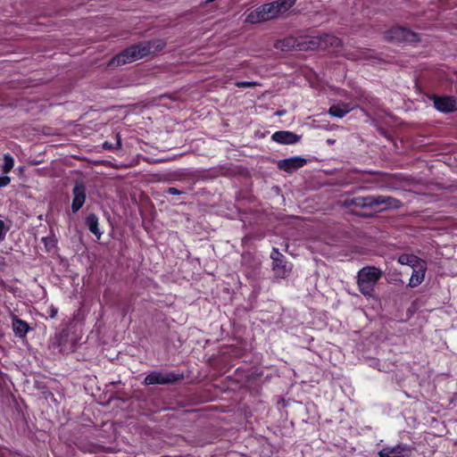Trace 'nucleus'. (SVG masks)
Listing matches in <instances>:
<instances>
[{
  "label": "nucleus",
  "mask_w": 457,
  "mask_h": 457,
  "mask_svg": "<svg viewBox=\"0 0 457 457\" xmlns=\"http://www.w3.org/2000/svg\"><path fill=\"white\" fill-rule=\"evenodd\" d=\"M164 44L161 41H148L132 46L112 58L108 62V66L115 67L133 62L161 50Z\"/></svg>",
  "instance_id": "nucleus-1"
},
{
  "label": "nucleus",
  "mask_w": 457,
  "mask_h": 457,
  "mask_svg": "<svg viewBox=\"0 0 457 457\" xmlns=\"http://www.w3.org/2000/svg\"><path fill=\"white\" fill-rule=\"evenodd\" d=\"M295 4V0H278L264 4L247 13L245 22L256 24L276 19L287 12Z\"/></svg>",
  "instance_id": "nucleus-2"
},
{
  "label": "nucleus",
  "mask_w": 457,
  "mask_h": 457,
  "mask_svg": "<svg viewBox=\"0 0 457 457\" xmlns=\"http://www.w3.org/2000/svg\"><path fill=\"white\" fill-rule=\"evenodd\" d=\"M383 271L374 266L361 269L357 275L359 290L364 295H371L377 282L382 278Z\"/></svg>",
  "instance_id": "nucleus-3"
},
{
  "label": "nucleus",
  "mask_w": 457,
  "mask_h": 457,
  "mask_svg": "<svg viewBox=\"0 0 457 457\" xmlns=\"http://www.w3.org/2000/svg\"><path fill=\"white\" fill-rule=\"evenodd\" d=\"M272 271L276 278H286L292 271L293 265L287 261L278 248H273L270 253Z\"/></svg>",
  "instance_id": "nucleus-4"
},
{
  "label": "nucleus",
  "mask_w": 457,
  "mask_h": 457,
  "mask_svg": "<svg viewBox=\"0 0 457 457\" xmlns=\"http://www.w3.org/2000/svg\"><path fill=\"white\" fill-rule=\"evenodd\" d=\"M387 40L395 42H416L419 40L418 35L405 28H393L386 33Z\"/></svg>",
  "instance_id": "nucleus-5"
},
{
  "label": "nucleus",
  "mask_w": 457,
  "mask_h": 457,
  "mask_svg": "<svg viewBox=\"0 0 457 457\" xmlns=\"http://www.w3.org/2000/svg\"><path fill=\"white\" fill-rule=\"evenodd\" d=\"M180 378L182 376L175 373L152 372L145 378L144 383L145 385H167L173 384Z\"/></svg>",
  "instance_id": "nucleus-6"
},
{
  "label": "nucleus",
  "mask_w": 457,
  "mask_h": 457,
  "mask_svg": "<svg viewBox=\"0 0 457 457\" xmlns=\"http://www.w3.org/2000/svg\"><path fill=\"white\" fill-rule=\"evenodd\" d=\"M435 108L441 112H452L457 110V99L453 96H437L431 97Z\"/></svg>",
  "instance_id": "nucleus-7"
},
{
  "label": "nucleus",
  "mask_w": 457,
  "mask_h": 457,
  "mask_svg": "<svg viewBox=\"0 0 457 457\" xmlns=\"http://www.w3.org/2000/svg\"><path fill=\"white\" fill-rule=\"evenodd\" d=\"M411 447L405 444H399L394 447L385 446L379 452V457H408Z\"/></svg>",
  "instance_id": "nucleus-8"
},
{
  "label": "nucleus",
  "mask_w": 457,
  "mask_h": 457,
  "mask_svg": "<svg viewBox=\"0 0 457 457\" xmlns=\"http://www.w3.org/2000/svg\"><path fill=\"white\" fill-rule=\"evenodd\" d=\"M297 51H309L319 49L317 36L299 35L296 37Z\"/></svg>",
  "instance_id": "nucleus-9"
},
{
  "label": "nucleus",
  "mask_w": 457,
  "mask_h": 457,
  "mask_svg": "<svg viewBox=\"0 0 457 457\" xmlns=\"http://www.w3.org/2000/svg\"><path fill=\"white\" fill-rule=\"evenodd\" d=\"M72 204L71 209L73 212H77L84 204L86 201V187L82 183H76L72 189Z\"/></svg>",
  "instance_id": "nucleus-10"
},
{
  "label": "nucleus",
  "mask_w": 457,
  "mask_h": 457,
  "mask_svg": "<svg viewBox=\"0 0 457 457\" xmlns=\"http://www.w3.org/2000/svg\"><path fill=\"white\" fill-rule=\"evenodd\" d=\"M306 163V160L301 157H292L280 160L278 162V167L288 173L294 172L299 168H302Z\"/></svg>",
  "instance_id": "nucleus-11"
},
{
  "label": "nucleus",
  "mask_w": 457,
  "mask_h": 457,
  "mask_svg": "<svg viewBox=\"0 0 457 457\" xmlns=\"http://www.w3.org/2000/svg\"><path fill=\"white\" fill-rule=\"evenodd\" d=\"M413 271L409 279L408 286L410 287H416L420 285L425 279V274L427 270V263L422 261L418 265L412 268Z\"/></svg>",
  "instance_id": "nucleus-12"
},
{
  "label": "nucleus",
  "mask_w": 457,
  "mask_h": 457,
  "mask_svg": "<svg viewBox=\"0 0 457 457\" xmlns=\"http://www.w3.org/2000/svg\"><path fill=\"white\" fill-rule=\"evenodd\" d=\"M319 40V49L325 50L328 48H338L342 46V40L333 35L324 34L321 36H317Z\"/></svg>",
  "instance_id": "nucleus-13"
},
{
  "label": "nucleus",
  "mask_w": 457,
  "mask_h": 457,
  "mask_svg": "<svg viewBox=\"0 0 457 457\" xmlns=\"http://www.w3.org/2000/svg\"><path fill=\"white\" fill-rule=\"evenodd\" d=\"M271 138L275 142L284 145L295 144L300 140V137L291 131H277L271 136Z\"/></svg>",
  "instance_id": "nucleus-14"
},
{
  "label": "nucleus",
  "mask_w": 457,
  "mask_h": 457,
  "mask_svg": "<svg viewBox=\"0 0 457 457\" xmlns=\"http://www.w3.org/2000/svg\"><path fill=\"white\" fill-rule=\"evenodd\" d=\"M353 109H355V105L351 104L339 103L330 106L328 109V114L333 117L343 118Z\"/></svg>",
  "instance_id": "nucleus-15"
},
{
  "label": "nucleus",
  "mask_w": 457,
  "mask_h": 457,
  "mask_svg": "<svg viewBox=\"0 0 457 457\" xmlns=\"http://www.w3.org/2000/svg\"><path fill=\"white\" fill-rule=\"evenodd\" d=\"M375 206L383 205L386 209H397L402 205V203L391 196L377 195L374 196Z\"/></svg>",
  "instance_id": "nucleus-16"
},
{
  "label": "nucleus",
  "mask_w": 457,
  "mask_h": 457,
  "mask_svg": "<svg viewBox=\"0 0 457 457\" xmlns=\"http://www.w3.org/2000/svg\"><path fill=\"white\" fill-rule=\"evenodd\" d=\"M274 46L275 48L285 52L297 50L296 37L291 36L284 39L278 40L274 44Z\"/></svg>",
  "instance_id": "nucleus-17"
},
{
  "label": "nucleus",
  "mask_w": 457,
  "mask_h": 457,
  "mask_svg": "<svg viewBox=\"0 0 457 457\" xmlns=\"http://www.w3.org/2000/svg\"><path fill=\"white\" fill-rule=\"evenodd\" d=\"M345 204L355 205L361 208L373 207L375 206L374 196H366V197H354L350 200L345 201Z\"/></svg>",
  "instance_id": "nucleus-18"
},
{
  "label": "nucleus",
  "mask_w": 457,
  "mask_h": 457,
  "mask_svg": "<svg viewBox=\"0 0 457 457\" xmlns=\"http://www.w3.org/2000/svg\"><path fill=\"white\" fill-rule=\"evenodd\" d=\"M86 223L89 230L99 239L102 236L98 228V218L96 214L91 213L86 219Z\"/></svg>",
  "instance_id": "nucleus-19"
},
{
  "label": "nucleus",
  "mask_w": 457,
  "mask_h": 457,
  "mask_svg": "<svg viewBox=\"0 0 457 457\" xmlns=\"http://www.w3.org/2000/svg\"><path fill=\"white\" fill-rule=\"evenodd\" d=\"M423 260L420 258L413 255V254H402L398 257V262L402 265H408L411 268L415 267L419 264V262H421Z\"/></svg>",
  "instance_id": "nucleus-20"
},
{
  "label": "nucleus",
  "mask_w": 457,
  "mask_h": 457,
  "mask_svg": "<svg viewBox=\"0 0 457 457\" xmlns=\"http://www.w3.org/2000/svg\"><path fill=\"white\" fill-rule=\"evenodd\" d=\"M12 328L16 335L24 337L29 330V325L27 322L15 318L12 320Z\"/></svg>",
  "instance_id": "nucleus-21"
},
{
  "label": "nucleus",
  "mask_w": 457,
  "mask_h": 457,
  "mask_svg": "<svg viewBox=\"0 0 457 457\" xmlns=\"http://www.w3.org/2000/svg\"><path fill=\"white\" fill-rule=\"evenodd\" d=\"M4 163L2 167V170L4 174H7L12 170V169L14 166V159L10 154H5L4 155Z\"/></svg>",
  "instance_id": "nucleus-22"
},
{
  "label": "nucleus",
  "mask_w": 457,
  "mask_h": 457,
  "mask_svg": "<svg viewBox=\"0 0 457 457\" xmlns=\"http://www.w3.org/2000/svg\"><path fill=\"white\" fill-rule=\"evenodd\" d=\"M235 85L237 87H255L259 84L254 81H237V82H236Z\"/></svg>",
  "instance_id": "nucleus-23"
},
{
  "label": "nucleus",
  "mask_w": 457,
  "mask_h": 457,
  "mask_svg": "<svg viewBox=\"0 0 457 457\" xmlns=\"http://www.w3.org/2000/svg\"><path fill=\"white\" fill-rule=\"evenodd\" d=\"M120 145H121V143H120V139L119 134H117V142H116L115 145H112V144H110L108 142H104L103 144V147L104 149H117V148H120Z\"/></svg>",
  "instance_id": "nucleus-24"
},
{
  "label": "nucleus",
  "mask_w": 457,
  "mask_h": 457,
  "mask_svg": "<svg viewBox=\"0 0 457 457\" xmlns=\"http://www.w3.org/2000/svg\"><path fill=\"white\" fill-rule=\"evenodd\" d=\"M11 182V179L8 176L0 177V187L7 186Z\"/></svg>",
  "instance_id": "nucleus-25"
},
{
  "label": "nucleus",
  "mask_w": 457,
  "mask_h": 457,
  "mask_svg": "<svg viewBox=\"0 0 457 457\" xmlns=\"http://www.w3.org/2000/svg\"><path fill=\"white\" fill-rule=\"evenodd\" d=\"M167 193L170 195H180L181 192L175 187H169Z\"/></svg>",
  "instance_id": "nucleus-26"
},
{
  "label": "nucleus",
  "mask_w": 457,
  "mask_h": 457,
  "mask_svg": "<svg viewBox=\"0 0 457 457\" xmlns=\"http://www.w3.org/2000/svg\"><path fill=\"white\" fill-rule=\"evenodd\" d=\"M4 223L0 220V240L4 238Z\"/></svg>",
  "instance_id": "nucleus-27"
},
{
  "label": "nucleus",
  "mask_w": 457,
  "mask_h": 457,
  "mask_svg": "<svg viewBox=\"0 0 457 457\" xmlns=\"http://www.w3.org/2000/svg\"><path fill=\"white\" fill-rule=\"evenodd\" d=\"M57 308L54 307V306H51L50 307V312H49V315L51 318H55L56 314H57Z\"/></svg>",
  "instance_id": "nucleus-28"
},
{
  "label": "nucleus",
  "mask_w": 457,
  "mask_h": 457,
  "mask_svg": "<svg viewBox=\"0 0 457 457\" xmlns=\"http://www.w3.org/2000/svg\"><path fill=\"white\" fill-rule=\"evenodd\" d=\"M335 142H336V140H335V139H332V138H328V139L327 140V143H328V145H333Z\"/></svg>",
  "instance_id": "nucleus-29"
}]
</instances>
